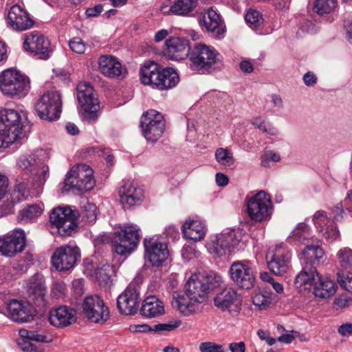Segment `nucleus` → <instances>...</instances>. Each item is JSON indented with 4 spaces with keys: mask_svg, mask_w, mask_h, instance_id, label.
I'll return each instance as SVG.
<instances>
[{
    "mask_svg": "<svg viewBox=\"0 0 352 352\" xmlns=\"http://www.w3.org/2000/svg\"><path fill=\"white\" fill-rule=\"evenodd\" d=\"M30 89L29 78L20 72L8 69L0 74V89L3 95L11 98H21L28 94Z\"/></svg>",
    "mask_w": 352,
    "mask_h": 352,
    "instance_id": "423d86ee",
    "label": "nucleus"
},
{
    "mask_svg": "<svg viewBox=\"0 0 352 352\" xmlns=\"http://www.w3.org/2000/svg\"><path fill=\"white\" fill-rule=\"evenodd\" d=\"M165 120L162 113L148 109L140 118V126L146 140L155 142L165 131Z\"/></svg>",
    "mask_w": 352,
    "mask_h": 352,
    "instance_id": "9d476101",
    "label": "nucleus"
},
{
    "mask_svg": "<svg viewBox=\"0 0 352 352\" xmlns=\"http://www.w3.org/2000/svg\"><path fill=\"white\" fill-rule=\"evenodd\" d=\"M23 47L25 52L37 59L47 60L52 56L53 50L50 40L38 32L28 34Z\"/></svg>",
    "mask_w": 352,
    "mask_h": 352,
    "instance_id": "f8f14e48",
    "label": "nucleus"
},
{
    "mask_svg": "<svg viewBox=\"0 0 352 352\" xmlns=\"http://www.w3.org/2000/svg\"><path fill=\"white\" fill-rule=\"evenodd\" d=\"M241 297L233 289H225L218 293L214 298V305L221 311L228 310L233 316H236L241 310Z\"/></svg>",
    "mask_w": 352,
    "mask_h": 352,
    "instance_id": "aec40b11",
    "label": "nucleus"
},
{
    "mask_svg": "<svg viewBox=\"0 0 352 352\" xmlns=\"http://www.w3.org/2000/svg\"><path fill=\"white\" fill-rule=\"evenodd\" d=\"M291 258V250L283 243L276 245L266 255L269 270L277 276H283L287 272Z\"/></svg>",
    "mask_w": 352,
    "mask_h": 352,
    "instance_id": "ddd939ff",
    "label": "nucleus"
},
{
    "mask_svg": "<svg viewBox=\"0 0 352 352\" xmlns=\"http://www.w3.org/2000/svg\"><path fill=\"white\" fill-rule=\"evenodd\" d=\"M26 120L25 112L10 109L0 110V148L8 147L21 138Z\"/></svg>",
    "mask_w": 352,
    "mask_h": 352,
    "instance_id": "7ed1b4c3",
    "label": "nucleus"
},
{
    "mask_svg": "<svg viewBox=\"0 0 352 352\" xmlns=\"http://www.w3.org/2000/svg\"><path fill=\"white\" fill-rule=\"evenodd\" d=\"M302 269L296 276L294 285L300 288L303 285H310L314 280V275H318L317 267L325 259L324 250L320 247V240L305 247L300 257Z\"/></svg>",
    "mask_w": 352,
    "mask_h": 352,
    "instance_id": "f03ea898",
    "label": "nucleus"
},
{
    "mask_svg": "<svg viewBox=\"0 0 352 352\" xmlns=\"http://www.w3.org/2000/svg\"><path fill=\"white\" fill-rule=\"evenodd\" d=\"M99 69L106 76L113 78L122 73L121 63L111 55H104L98 60Z\"/></svg>",
    "mask_w": 352,
    "mask_h": 352,
    "instance_id": "c9c22d12",
    "label": "nucleus"
},
{
    "mask_svg": "<svg viewBox=\"0 0 352 352\" xmlns=\"http://www.w3.org/2000/svg\"><path fill=\"white\" fill-rule=\"evenodd\" d=\"M192 47L183 37H171L166 40L163 54L173 60H182L189 56Z\"/></svg>",
    "mask_w": 352,
    "mask_h": 352,
    "instance_id": "412c9836",
    "label": "nucleus"
},
{
    "mask_svg": "<svg viewBox=\"0 0 352 352\" xmlns=\"http://www.w3.org/2000/svg\"><path fill=\"white\" fill-rule=\"evenodd\" d=\"M330 219H328L327 212L324 210H318L313 217V222L320 232H323L324 226Z\"/></svg>",
    "mask_w": 352,
    "mask_h": 352,
    "instance_id": "3c124183",
    "label": "nucleus"
},
{
    "mask_svg": "<svg viewBox=\"0 0 352 352\" xmlns=\"http://www.w3.org/2000/svg\"><path fill=\"white\" fill-rule=\"evenodd\" d=\"M185 293L190 298L197 299L199 303L204 302L207 298V293L199 278L191 276L185 285Z\"/></svg>",
    "mask_w": 352,
    "mask_h": 352,
    "instance_id": "e433bc0d",
    "label": "nucleus"
},
{
    "mask_svg": "<svg viewBox=\"0 0 352 352\" xmlns=\"http://www.w3.org/2000/svg\"><path fill=\"white\" fill-rule=\"evenodd\" d=\"M215 157L217 162L226 166H231L234 164L232 155L228 150L219 148L216 151Z\"/></svg>",
    "mask_w": 352,
    "mask_h": 352,
    "instance_id": "09e8293b",
    "label": "nucleus"
},
{
    "mask_svg": "<svg viewBox=\"0 0 352 352\" xmlns=\"http://www.w3.org/2000/svg\"><path fill=\"white\" fill-rule=\"evenodd\" d=\"M240 243L234 231L223 233L217 236L216 239L208 244V250L211 254L221 257L234 252Z\"/></svg>",
    "mask_w": 352,
    "mask_h": 352,
    "instance_id": "6ab92c4d",
    "label": "nucleus"
},
{
    "mask_svg": "<svg viewBox=\"0 0 352 352\" xmlns=\"http://www.w3.org/2000/svg\"><path fill=\"white\" fill-rule=\"evenodd\" d=\"M34 109L40 119L54 122L60 118L62 112V98L58 91H47L34 103Z\"/></svg>",
    "mask_w": 352,
    "mask_h": 352,
    "instance_id": "1a4fd4ad",
    "label": "nucleus"
},
{
    "mask_svg": "<svg viewBox=\"0 0 352 352\" xmlns=\"http://www.w3.org/2000/svg\"><path fill=\"white\" fill-rule=\"evenodd\" d=\"M338 275V281L340 286L346 290L352 292V273L347 274L346 276L340 273Z\"/></svg>",
    "mask_w": 352,
    "mask_h": 352,
    "instance_id": "bf43d9fd",
    "label": "nucleus"
},
{
    "mask_svg": "<svg viewBox=\"0 0 352 352\" xmlns=\"http://www.w3.org/2000/svg\"><path fill=\"white\" fill-rule=\"evenodd\" d=\"M66 285L63 281H55L51 288L50 295L52 298L59 299L66 294Z\"/></svg>",
    "mask_w": 352,
    "mask_h": 352,
    "instance_id": "603ef678",
    "label": "nucleus"
},
{
    "mask_svg": "<svg viewBox=\"0 0 352 352\" xmlns=\"http://www.w3.org/2000/svg\"><path fill=\"white\" fill-rule=\"evenodd\" d=\"M206 230V225L200 220L189 219V221H186L182 226L184 236L194 241L204 239Z\"/></svg>",
    "mask_w": 352,
    "mask_h": 352,
    "instance_id": "473e14b6",
    "label": "nucleus"
},
{
    "mask_svg": "<svg viewBox=\"0 0 352 352\" xmlns=\"http://www.w3.org/2000/svg\"><path fill=\"white\" fill-rule=\"evenodd\" d=\"M198 23L202 30H205L216 38L224 37L226 25L221 16L212 8L201 12L198 17Z\"/></svg>",
    "mask_w": 352,
    "mask_h": 352,
    "instance_id": "f3484780",
    "label": "nucleus"
},
{
    "mask_svg": "<svg viewBox=\"0 0 352 352\" xmlns=\"http://www.w3.org/2000/svg\"><path fill=\"white\" fill-rule=\"evenodd\" d=\"M144 257L153 267H160L169 256L168 245L156 236L145 237L143 241Z\"/></svg>",
    "mask_w": 352,
    "mask_h": 352,
    "instance_id": "4468645a",
    "label": "nucleus"
},
{
    "mask_svg": "<svg viewBox=\"0 0 352 352\" xmlns=\"http://www.w3.org/2000/svg\"><path fill=\"white\" fill-rule=\"evenodd\" d=\"M76 91L77 99L82 108L86 106L99 104L98 99L94 96V89L90 83L87 82H79L77 85Z\"/></svg>",
    "mask_w": 352,
    "mask_h": 352,
    "instance_id": "4c0bfd02",
    "label": "nucleus"
},
{
    "mask_svg": "<svg viewBox=\"0 0 352 352\" xmlns=\"http://www.w3.org/2000/svg\"><path fill=\"white\" fill-rule=\"evenodd\" d=\"M175 301L173 302V306L185 316H188L194 314L198 309L199 302L197 299L190 298L188 294H177V296H174Z\"/></svg>",
    "mask_w": 352,
    "mask_h": 352,
    "instance_id": "58836bf2",
    "label": "nucleus"
},
{
    "mask_svg": "<svg viewBox=\"0 0 352 352\" xmlns=\"http://www.w3.org/2000/svg\"><path fill=\"white\" fill-rule=\"evenodd\" d=\"M318 239L311 236L310 228L304 223L297 225L296 228L287 238V241L294 245H305L316 243Z\"/></svg>",
    "mask_w": 352,
    "mask_h": 352,
    "instance_id": "7c9ffc66",
    "label": "nucleus"
},
{
    "mask_svg": "<svg viewBox=\"0 0 352 352\" xmlns=\"http://www.w3.org/2000/svg\"><path fill=\"white\" fill-rule=\"evenodd\" d=\"M18 345L25 352H39L38 348L30 340L20 337Z\"/></svg>",
    "mask_w": 352,
    "mask_h": 352,
    "instance_id": "13d9d810",
    "label": "nucleus"
},
{
    "mask_svg": "<svg viewBox=\"0 0 352 352\" xmlns=\"http://www.w3.org/2000/svg\"><path fill=\"white\" fill-rule=\"evenodd\" d=\"M98 104H92L82 107L84 109V118L89 122H95L98 118L97 111Z\"/></svg>",
    "mask_w": 352,
    "mask_h": 352,
    "instance_id": "4d7b16f0",
    "label": "nucleus"
},
{
    "mask_svg": "<svg viewBox=\"0 0 352 352\" xmlns=\"http://www.w3.org/2000/svg\"><path fill=\"white\" fill-rule=\"evenodd\" d=\"M70 49L77 53L83 54L86 50L85 43L80 37H74L69 43Z\"/></svg>",
    "mask_w": 352,
    "mask_h": 352,
    "instance_id": "6e6d98bb",
    "label": "nucleus"
},
{
    "mask_svg": "<svg viewBox=\"0 0 352 352\" xmlns=\"http://www.w3.org/2000/svg\"><path fill=\"white\" fill-rule=\"evenodd\" d=\"M253 304L261 309H265L271 304L272 298L262 293H258L252 298Z\"/></svg>",
    "mask_w": 352,
    "mask_h": 352,
    "instance_id": "864d4df0",
    "label": "nucleus"
},
{
    "mask_svg": "<svg viewBox=\"0 0 352 352\" xmlns=\"http://www.w3.org/2000/svg\"><path fill=\"white\" fill-rule=\"evenodd\" d=\"M197 0H176L170 6V11L178 16H189L197 7Z\"/></svg>",
    "mask_w": 352,
    "mask_h": 352,
    "instance_id": "ea45409f",
    "label": "nucleus"
},
{
    "mask_svg": "<svg viewBox=\"0 0 352 352\" xmlns=\"http://www.w3.org/2000/svg\"><path fill=\"white\" fill-rule=\"evenodd\" d=\"M140 302V294L134 287L129 286L117 299V307L121 314L133 315L136 313Z\"/></svg>",
    "mask_w": 352,
    "mask_h": 352,
    "instance_id": "cd10ccee",
    "label": "nucleus"
},
{
    "mask_svg": "<svg viewBox=\"0 0 352 352\" xmlns=\"http://www.w3.org/2000/svg\"><path fill=\"white\" fill-rule=\"evenodd\" d=\"M103 10V6L102 4H98L92 8H89L86 10L85 14L88 17H96Z\"/></svg>",
    "mask_w": 352,
    "mask_h": 352,
    "instance_id": "69168bd1",
    "label": "nucleus"
},
{
    "mask_svg": "<svg viewBox=\"0 0 352 352\" xmlns=\"http://www.w3.org/2000/svg\"><path fill=\"white\" fill-rule=\"evenodd\" d=\"M304 83L308 87H312L317 83L318 78L312 72H308L303 75Z\"/></svg>",
    "mask_w": 352,
    "mask_h": 352,
    "instance_id": "e2e57ef3",
    "label": "nucleus"
},
{
    "mask_svg": "<svg viewBox=\"0 0 352 352\" xmlns=\"http://www.w3.org/2000/svg\"><path fill=\"white\" fill-rule=\"evenodd\" d=\"M82 313L92 322L104 324L109 318V308L98 295L87 296L82 303Z\"/></svg>",
    "mask_w": 352,
    "mask_h": 352,
    "instance_id": "2eb2a0df",
    "label": "nucleus"
},
{
    "mask_svg": "<svg viewBox=\"0 0 352 352\" xmlns=\"http://www.w3.org/2000/svg\"><path fill=\"white\" fill-rule=\"evenodd\" d=\"M140 229L135 224H124L115 231L111 239L112 251L118 255H130L139 244Z\"/></svg>",
    "mask_w": 352,
    "mask_h": 352,
    "instance_id": "39448f33",
    "label": "nucleus"
},
{
    "mask_svg": "<svg viewBox=\"0 0 352 352\" xmlns=\"http://www.w3.org/2000/svg\"><path fill=\"white\" fill-rule=\"evenodd\" d=\"M190 66L201 74H211L221 70L223 62L221 56L212 46L195 44L189 54Z\"/></svg>",
    "mask_w": 352,
    "mask_h": 352,
    "instance_id": "f257e3e1",
    "label": "nucleus"
},
{
    "mask_svg": "<svg viewBox=\"0 0 352 352\" xmlns=\"http://www.w3.org/2000/svg\"><path fill=\"white\" fill-rule=\"evenodd\" d=\"M231 280L239 287L244 289L252 288L255 283V276L248 261L233 262L229 269Z\"/></svg>",
    "mask_w": 352,
    "mask_h": 352,
    "instance_id": "dca6fc26",
    "label": "nucleus"
},
{
    "mask_svg": "<svg viewBox=\"0 0 352 352\" xmlns=\"http://www.w3.org/2000/svg\"><path fill=\"white\" fill-rule=\"evenodd\" d=\"M80 256V250L78 247L65 245L55 250L51 261L57 270L67 271L74 267Z\"/></svg>",
    "mask_w": 352,
    "mask_h": 352,
    "instance_id": "a211bd4d",
    "label": "nucleus"
},
{
    "mask_svg": "<svg viewBox=\"0 0 352 352\" xmlns=\"http://www.w3.org/2000/svg\"><path fill=\"white\" fill-rule=\"evenodd\" d=\"M257 335L261 340H265L270 346L273 345L276 342V340L270 336V332L267 331L259 329L257 331Z\"/></svg>",
    "mask_w": 352,
    "mask_h": 352,
    "instance_id": "338daca9",
    "label": "nucleus"
},
{
    "mask_svg": "<svg viewBox=\"0 0 352 352\" xmlns=\"http://www.w3.org/2000/svg\"><path fill=\"white\" fill-rule=\"evenodd\" d=\"M26 244L23 231L0 236V253L6 256L12 257L16 253L22 252Z\"/></svg>",
    "mask_w": 352,
    "mask_h": 352,
    "instance_id": "a878e982",
    "label": "nucleus"
},
{
    "mask_svg": "<svg viewBox=\"0 0 352 352\" xmlns=\"http://www.w3.org/2000/svg\"><path fill=\"white\" fill-rule=\"evenodd\" d=\"M252 124L263 132L267 133L271 135L274 134V128L267 129L264 124V121L261 120L260 118H255L254 121H252Z\"/></svg>",
    "mask_w": 352,
    "mask_h": 352,
    "instance_id": "774afa93",
    "label": "nucleus"
},
{
    "mask_svg": "<svg viewBox=\"0 0 352 352\" xmlns=\"http://www.w3.org/2000/svg\"><path fill=\"white\" fill-rule=\"evenodd\" d=\"M7 23L14 30L22 32L32 28L35 22L24 9L19 5H14L8 12Z\"/></svg>",
    "mask_w": 352,
    "mask_h": 352,
    "instance_id": "bb28decb",
    "label": "nucleus"
},
{
    "mask_svg": "<svg viewBox=\"0 0 352 352\" xmlns=\"http://www.w3.org/2000/svg\"><path fill=\"white\" fill-rule=\"evenodd\" d=\"M10 318L17 322H27L33 320L34 309L28 302L12 300L7 307Z\"/></svg>",
    "mask_w": 352,
    "mask_h": 352,
    "instance_id": "c85d7f7f",
    "label": "nucleus"
},
{
    "mask_svg": "<svg viewBox=\"0 0 352 352\" xmlns=\"http://www.w3.org/2000/svg\"><path fill=\"white\" fill-rule=\"evenodd\" d=\"M181 324L182 321L179 320H176L173 323H160L155 324L153 327V330L155 332L171 331L179 327Z\"/></svg>",
    "mask_w": 352,
    "mask_h": 352,
    "instance_id": "5fc2aeb1",
    "label": "nucleus"
},
{
    "mask_svg": "<svg viewBox=\"0 0 352 352\" xmlns=\"http://www.w3.org/2000/svg\"><path fill=\"white\" fill-rule=\"evenodd\" d=\"M113 273V270L112 266L109 264H105L96 270V276L98 281L107 284Z\"/></svg>",
    "mask_w": 352,
    "mask_h": 352,
    "instance_id": "8fccbe9b",
    "label": "nucleus"
},
{
    "mask_svg": "<svg viewBox=\"0 0 352 352\" xmlns=\"http://www.w3.org/2000/svg\"><path fill=\"white\" fill-rule=\"evenodd\" d=\"M89 223L94 222L96 219V206L94 204H88L85 207V214L83 215Z\"/></svg>",
    "mask_w": 352,
    "mask_h": 352,
    "instance_id": "680f3d73",
    "label": "nucleus"
},
{
    "mask_svg": "<svg viewBox=\"0 0 352 352\" xmlns=\"http://www.w3.org/2000/svg\"><path fill=\"white\" fill-rule=\"evenodd\" d=\"M140 314L147 318H153L164 314V304L156 296H149L142 302Z\"/></svg>",
    "mask_w": 352,
    "mask_h": 352,
    "instance_id": "c756f323",
    "label": "nucleus"
},
{
    "mask_svg": "<svg viewBox=\"0 0 352 352\" xmlns=\"http://www.w3.org/2000/svg\"><path fill=\"white\" fill-rule=\"evenodd\" d=\"M179 81V76L175 69L171 67H162L153 88L159 90H166L175 87Z\"/></svg>",
    "mask_w": 352,
    "mask_h": 352,
    "instance_id": "2f4dec72",
    "label": "nucleus"
},
{
    "mask_svg": "<svg viewBox=\"0 0 352 352\" xmlns=\"http://www.w3.org/2000/svg\"><path fill=\"white\" fill-rule=\"evenodd\" d=\"M19 333L21 338H25L38 343H48L52 340L50 336L43 333H39L38 331L22 329L19 331Z\"/></svg>",
    "mask_w": 352,
    "mask_h": 352,
    "instance_id": "c03bdc74",
    "label": "nucleus"
},
{
    "mask_svg": "<svg viewBox=\"0 0 352 352\" xmlns=\"http://www.w3.org/2000/svg\"><path fill=\"white\" fill-rule=\"evenodd\" d=\"M29 191L25 187L23 184H19L14 190V192L11 196V201H4L0 206V217L12 214L14 212V204L19 202L23 199L27 197Z\"/></svg>",
    "mask_w": 352,
    "mask_h": 352,
    "instance_id": "72a5a7b5",
    "label": "nucleus"
},
{
    "mask_svg": "<svg viewBox=\"0 0 352 352\" xmlns=\"http://www.w3.org/2000/svg\"><path fill=\"white\" fill-rule=\"evenodd\" d=\"M338 333L343 337L352 336V323L346 322L339 326Z\"/></svg>",
    "mask_w": 352,
    "mask_h": 352,
    "instance_id": "0e129e2a",
    "label": "nucleus"
},
{
    "mask_svg": "<svg viewBox=\"0 0 352 352\" xmlns=\"http://www.w3.org/2000/svg\"><path fill=\"white\" fill-rule=\"evenodd\" d=\"M48 159V153L43 149H38L30 155L21 156L17 166L26 175L34 176V180L41 186L49 177V167L46 164Z\"/></svg>",
    "mask_w": 352,
    "mask_h": 352,
    "instance_id": "20e7f679",
    "label": "nucleus"
},
{
    "mask_svg": "<svg viewBox=\"0 0 352 352\" xmlns=\"http://www.w3.org/2000/svg\"><path fill=\"white\" fill-rule=\"evenodd\" d=\"M120 203L124 210L139 205L143 199V190L133 181H122L119 189Z\"/></svg>",
    "mask_w": 352,
    "mask_h": 352,
    "instance_id": "4be33fe9",
    "label": "nucleus"
},
{
    "mask_svg": "<svg viewBox=\"0 0 352 352\" xmlns=\"http://www.w3.org/2000/svg\"><path fill=\"white\" fill-rule=\"evenodd\" d=\"M247 212L255 221H262L272 213V202L270 196L264 190H260L252 197H247Z\"/></svg>",
    "mask_w": 352,
    "mask_h": 352,
    "instance_id": "9b49d317",
    "label": "nucleus"
},
{
    "mask_svg": "<svg viewBox=\"0 0 352 352\" xmlns=\"http://www.w3.org/2000/svg\"><path fill=\"white\" fill-rule=\"evenodd\" d=\"M78 214L70 207H56L50 214V222L62 236H72L78 231Z\"/></svg>",
    "mask_w": 352,
    "mask_h": 352,
    "instance_id": "6e6552de",
    "label": "nucleus"
},
{
    "mask_svg": "<svg viewBox=\"0 0 352 352\" xmlns=\"http://www.w3.org/2000/svg\"><path fill=\"white\" fill-rule=\"evenodd\" d=\"M48 319L52 326L63 329L76 322V311L69 306L60 305L50 311Z\"/></svg>",
    "mask_w": 352,
    "mask_h": 352,
    "instance_id": "b1692460",
    "label": "nucleus"
},
{
    "mask_svg": "<svg viewBox=\"0 0 352 352\" xmlns=\"http://www.w3.org/2000/svg\"><path fill=\"white\" fill-rule=\"evenodd\" d=\"M342 203H338L332 209V219L330 220L333 223H337L344 218V208Z\"/></svg>",
    "mask_w": 352,
    "mask_h": 352,
    "instance_id": "052dcab7",
    "label": "nucleus"
},
{
    "mask_svg": "<svg viewBox=\"0 0 352 352\" xmlns=\"http://www.w3.org/2000/svg\"><path fill=\"white\" fill-rule=\"evenodd\" d=\"M92 168L86 164H78L74 166L66 175L65 179V191L71 189L83 193L91 190L95 186Z\"/></svg>",
    "mask_w": 352,
    "mask_h": 352,
    "instance_id": "0eeeda50",
    "label": "nucleus"
},
{
    "mask_svg": "<svg viewBox=\"0 0 352 352\" xmlns=\"http://www.w3.org/2000/svg\"><path fill=\"white\" fill-rule=\"evenodd\" d=\"M340 266L346 270H352V250L348 248L340 249L337 254Z\"/></svg>",
    "mask_w": 352,
    "mask_h": 352,
    "instance_id": "49530a36",
    "label": "nucleus"
},
{
    "mask_svg": "<svg viewBox=\"0 0 352 352\" xmlns=\"http://www.w3.org/2000/svg\"><path fill=\"white\" fill-rule=\"evenodd\" d=\"M337 6L336 0H315L314 10L318 14L330 13Z\"/></svg>",
    "mask_w": 352,
    "mask_h": 352,
    "instance_id": "a18cd8bd",
    "label": "nucleus"
},
{
    "mask_svg": "<svg viewBox=\"0 0 352 352\" xmlns=\"http://www.w3.org/2000/svg\"><path fill=\"white\" fill-rule=\"evenodd\" d=\"M338 285L336 283L329 278L322 279L321 276L314 275V280L310 283V285L302 286L300 288H296L299 292L303 291L313 289V294L316 296L321 298H329L336 292Z\"/></svg>",
    "mask_w": 352,
    "mask_h": 352,
    "instance_id": "393cba45",
    "label": "nucleus"
},
{
    "mask_svg": "<svg viewBox=\"0 0 352 352\" xmlns=\"http://www.w3.org/2000/svg\"><path fill=\"white\" fill-rule=\"evenodd\" d=\"M43 212V204H34L28 205L19 212L18 220L19 222H30L41 216Z\"/></svg>",
    "mask_w": 352,
    "mask_h": 352,
    "instance_id": "a19ab883",
    "label": "nucleus"
},
{
    "mask_svg": "<svg viewBox=\"0 0 352 352\" xmlns=\"http://www.w3.org/2000/svg\"><path fill=\"white\" fill-rule=\"evenodd\" d=\"M198 278L207 294L220 286L221 283V277L212 271L206 272Z\"/></svg>",
    "mask_w": 352,
    "mask_h": 352,
    "instance_id": "79ce46f5",
    "label": "nucleus"
},
{
    "mask_svg": "<svg viewBox=\"0 0 352 352\" xmlns=\"http://www.w3.org/2000/svg\"><path fill=\"white\" fill-rule=\"evenodd\" d=\"M162 66L157 63L148 60L145 62L140 69V78L142 84L149 85L153 87L158 78Z\"/></svg>",
    "mask_w": 352,
    "mask_h": 352,
    "instance_id": "f704fd0d",
    "label": "nucleus"
},
{
    "mask_svg": "<svg viewBox=\"0 0 352 352\" xmlns=\"http://www.w3.org/2000/svg\"><path fill=\"white\" fill-rule=\"evenodd\" d=\"M322 234L324 238L330 242L335 241L340 238V233L337 223L328 221L324 225Z\"/></svg>",
    "mask_w": 352,
    "mask_h": 352,
    "instance_id": "de8ad7c7",
    "label": "nucleus"
},
{
    "mask_svg": "<svg viewBox=\"0 0 352 352\" xmlns=\"http://www.w3.org/2000/svg\"><path fill=\"white\" fill-rule=\"evenodd\" d=\"M27 292L30 300L35 306L42 308L47 305V287L45 278L42 274L36 273L30 278Z\"/></svg>",
    "mask_w": 352,
    "mask_h": 352,
    "instance_id": "5701e85b",
    "label": "nucleus"
},
{
    "mask_svg": "<svg viewBox=\"0 0 352 352\" xmlns=\"http://www.w3.org/2000/svg\"><path fill=\"white\" fill-rule=\"evenodd\" d=\"M245 19L247 23L250 24L252 29L261 33V30L263 24V19L262 14L256 10L250 9L245 14Z\"/></svg>",
    "mask_w": 352,
    "mask_h": 352,
    "instance_id": "37998d69",
    "label": "nucleus"
}]
</instances>
